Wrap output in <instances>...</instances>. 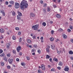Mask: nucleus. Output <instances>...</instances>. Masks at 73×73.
I'll return each instance as SVG.
<instances>
[{
    "instance_id": "obj_59",
    "label": "nucleus",
    "mask_w": 73,
    "mask_h": 73,
    "mask_svg": "<svg viewBox=\"0 0 73 73\" xmlns=\"http://www.w3.org/2000/svg\"><path fill=\"white\" fill-rule=\"evenodd\" d=\"M5 4L6 5H8V1H6L5 2Z\"/></svg>"
},
{
    "instance_id": "obj_52",
    "label": "nucleus",
    "mask_w": 73,
    "mask_h": 73,
    "mask_svg": "<svg viewBox=\"0 0 73 73\" xmlns=\"http://www.w3.org/2000/svg\"><path fill=\"white\" fill-rule=\"evenodd\" d=\"M46 5H47V4L45 3L44 5V7H46Z\"/></svg>"
},
{
    "instance_id": "obj_33",
    "label": "nucleus",
    "mask_w": 73,
    "mask_h": 73,
    "mask_svg": "<svg viewBox=\"0 0 73 73\" xmlns=\"http://www.w3.org/2000/svg\"><path fill=\"white\" fill-rule=\"evenodd\" d=\"M9 3L10 4H13V3H14V2H13V1H11L9 2Z\"/></svg>"
},
{
    "instance_id": "obj_3",
    "label": "nucleus",
    "mask_w": 73,
    "mask_h": 73,
    "mask_svg": "<svg viewBox=\"0 0 73 73\" xmlns=\"http://www.w3.org/2000/svg\"><path fill=\"white\" fill-rule=\"evenodd\" d=\"M15 8H17V9L19 8V7H20V5L19 4V3H16L15 4Z\"/></svg>"
},
{
    "instance_id": "obj_49",
    "label": "nucleus",
    "mask_w": 73,
    "mask_h": 73,
    "mask_svg": "<svg viewBox=\"0 0 73 73\" xmlns=\"http://www.w3.org/2000/svg\"><path fill=\"white\" fill-rule=\"evenodd\" d=\"M37 46V45L36 44H34V47L35 48H36Z\"/></svg>"
},
{
    "instance_id": "obj_36",
    "label": "nucleus",
    "mask_w": 73,
    "mask_h": 73,
    "mask_svg": "<svg viewBox=\"0 0 73 73\" xmlns=\"http://www.w3.org/2000/svg\"><path fill=\"white\" fill-rule=\"evenodd\" d=\"M26 58L27 60H30V58L28 56L26 57Z\"/></svg>"
},
{
    "instance_id": "obj_62",
    "label": "nucleus",
    "mask_w": 73,
    "mask_h": 73,
    "mask_svg": "<svg viewBox=\"0 0 73 73\" xmlns=\"http://www.w3.org/2000/svg\"><path fill=\"white\" fill-rule=\"evenodd\" d=\"M50 24H52L53 23V21H51L50 22Z\"/></svg>"
},
{
    "instance_id": "obj_9",
    "label": "nucleus",
    "mask_w": 73,
    "mask_h": 73,
    "mask_svg": "<svg viewBox=\"0 0 73 73\" xmlns=\"http://www.w3.org/2000/svg\"><path fill=\"white\" fill-rule=\"evenodd\" d=\"M1 12L2 13H3V16H4L5 15V11L4 10H3L1 11Z\"/></svg>"
},
{
    "instance_id": "obj_60",
    "label": "nucleus",
    "mask_w": 73,
    "mask_h": 73,
    "mask_svg": "<svg viewBox=\"0 0 73 73\" xmlns=\"http://www.w3.org/2000/svg\"><path fill=\"white\" fill-rule=\"evenodd\" d=\"M40 3H41V4H42L43 3V1H40Z\"/></svg>"
},
{
    "instance_id": "obj_53",
    "label": "nucleus",
    "mask_w": 73,
    "mask_h": 73,
    "mask_svg": "<svg viewBox=\"0 0 73 73\" xmlns=\"http://www.w3.org/2000/svg\"><path fill=\"white\" fill-rule=\"evenodd\" d=\"M49 60H50V62H52V58H50L49 59Z\"/></svg>"
},
{
    "instance_id": "obj_18",
    "label": "nucleus",
    "mask_w": 73,
    "mask_h": 73,
    "mask_svg": "<svg viewBox=\"0 0 73 73\" xmlns=\"http://www.w3.org/2000/svg\"><path fill=\"white\" fill-rule=\"evenodd\" d=\"M18 15L19 16H22V14L20 12H19L18 11Z\"/></svg>"
},
{
    "instance_id": "obj_5",
    "label": "nucleus",
    "mask_w": 73,
    "mask_h": 73,
    "mask_svg": "<svg viewBox=\"0 0 73 73\" xmlns=\"http://www.w3.org/2000/svg\"><path fill=\"white\" fill-rule=\"evenodd\" d=\"M8 61L9 62V63H10V64H12V62L13 61V60L12 59H9L8 60Z\"/></svg>"
},
{
    "instance_id": "obj_31",
    "label": "nucleus",
    "mask_w": 73,
    "mask_h": 73,
    "mask_svg": "<svg viewBox=\"0 0 73 73\" xmlns=\"http://www.w3.org/2000/svg\"><path fill=\"white\" fill-rule=\"evenodd\" d=\"M7 57H10V56H11V54H7Z\"/></svg>"
},
{
    "instance_id": "obj_2",
    "label": "nucleus",
    "mask_w": 73,
    "mask_h": 73,
    "mask_svg": "<svg viewBox=\"0 0 73 73\" xmlns=\"http://www.w3.org/2000/svg\"><path fill=\"white\" fill-rule=\"evenodd\" d=\"M38 25H33L32 26V28L34 29V30L35 31H37V29H38Z\"/></svg>"
},
{
    "instance_id": "obj_54",
    "label": "nucleus",
    "mask_w": 73,
    "mask_h": 73,
    "mask_svg": "<svg viewBox=\"0 0 73 73\" xmlns=\"http://www.w3.org/2000/svg\"><path fill=\"white\" fill-rule=\"evenodd\" d=\"M54 33V31H53V30H52L51 31V34H52L53 35V33Z\"/></svg>"
},
{
    "instance_id": "obj_26",
    "label": "nucleus",
    "mask_w": 73,
    "mask_h": 73,
    "mask_svg": "<svg viewBox=\"0 0 73 73\" xmlns=\"http://www.w3.org/2000/svg\"><path fill=\"white\" fill-rule=\"evenodd\" d=\"M50 41H53L54 40V38L53 37L50 38Z\"/></svg>"
},
{
    "instance_id": "obj_30",
    "label": "nucleus",
    "mask_w": 73,
    "mask_h": 73,
    "mask_svg": "<svg viewBox=\"0 0 73 73\" xmlns=\"http://www.w3.org/2000/svg\"><path fill=\"white\" fill-rule=\"evenodd\" d=\"M3 60H5L6 61V62H7V58H6V57H5L4 58H3Z\"/></svg>"
},
{
    "instance_id": "obj_23",
    "label": "nucleus",
    "mask_w": 73,
    "mask_h": 73,
    "mask_svg": "<svg viewBox=\"0 0 73 73\" xmlns=\"http://www.w3.org/2000/svg\"><path fill=\"white\" fill-rule=\"evenodd\" d=\"M1 66H4V62H1Z\"/></svg>"
},
{
    "instance_id": "obj_55",
    "label": "nucleus",
    "mask_w": 73,
    "mask_h": 73,
    "mask_svg": "<svg viewBox=\"0 0 73 73\" xmlns=\"http://www.w3.org/2000/svg\"><path fill=\"white\" fill-rule=\"evenodd\" d=\"M53 6L54 8H57V6H56V5H53Z\"/></svg>"
},
{
    "instance_id": "obj_44",
    "label": "nucleus",
    "mask_w": 73,
    "mask_h": 73,
    "mask_svg": "<svg viewBox=\"0 0 73 73\" xmlns=\"http://www.w3.org/2000/svg\"><path fill=\"white\" fill-rule=\"evenodd\" d=\"M67 31L68 32H70V31H71V30H70V29H68V30H67Z\"/></svg>"
},
{
    "instance_id": "obj_25",
    "label": "nucleus",
    "mask_w": 73,
    "mask_h": 73,
    "mask_svg": "<svg viewBox=\"0 0 73 73\" xmlns=\"http://www.w3.org/2000/svg\"><path fill=\"white\" fill-rule=\"evenodd\" d=\"M63 37H64V38L65 39L67 38V36L65 35H63Z\"/></svg>"
},
{
    "instance_id": "obj_28",
    "label": "nucleus",
    "mask_w": 73,
    "mask_h": 73,
    "mask_svg": "<svg viewBox=\"0 0 73 73\" xmlns=\"http://www.w3.org/2000/svg\"><path fill=\"white\" fill-rule=\"evenodd\" d=\"M4 55H5V53H3V54H1L0 56L1 57H3V56H4Z\"/></svg>"
},
{
    "instance_id": "obj_45",
    "label": "nucleus",
    "mask_w": 73,
    "mask_h": 73,
    "mask_svg": "<svg viewBox=\"0 0 73 73\" xmlns=\"http://www.w3.org/2000/svg\"><path fill=\"white\" fill-rule=\"evenodd\" d=\"M69 27H70V28L71 29H73V26H70Z\"/></svg>"
},
{
    "instance_id": "obj_40",
    "label": "nucleus",
    "mask_w": 73,
    "mask_h": 73,
    "mask_svg": "<svg viewBox=\"0 0 73 73\" xmlns=\"http://www.w3.org/2000/svg\"><path fill=\"white\" fill-rule=\"evenodd\" d=\"M3 50L2 49H0V54H1V53H3Z\"/></svg>"
},
{
    "instance_id": "obj_58",
    "label": "nucleus",
    "mask_w": 73,
    "mask_h": 73,
    "mask_svg": "<svg viewBox=\"0 0 73 73\" xmlns=\"http://www.w3.org/2000/svg\"><path fill=\"white\" fill-rule=\"evenodd\" d=\"M48 68H50V67H51V66L50 65H48Z\"/></svg>"
},
{
    "instance_id": "obj_12",
    "label": "nucleus",
    "mask_w": 73,
    "mask_h": 73,
    "mask_svg": "<svg viewBox=\"0 0 73 73\" xmlns=\"http://www.w3.org/2000/svg\"><path fill=\"white\" fill-rule=\"evenodd\" d=\"M27 41L28 43L29 44H30L31 43V40L29 39H28V40H27Z\"/></svg>"
},
{
    "instance_id": "obj_61",
    "label": "nucleus",
    "mask_w": 73,
    "mask_h": 73,
    "mask_svg": "<svg viewBox=\"0 0 73 73\" xmlns=\"http://www.w3.org/2000/svg\"><path fill=\"white\" fill-rule=\"evenodd\" d=\"M19 55L20 56H21V55H22V53L21 52H19Z\"/></svg>"
},
{
    "instance_id": "obj_1",
    "label": "nucleus",
    "mask_w": 73,
    "mask_h": 73,
    "mask_svg": "<svg viewBox=\"0 0 73 73\" xmlns=\"http://www.w3.org/2000/svg\"><path fill=\"white\" fill-rule=\"evenodd\" d=\"M21 9H24V8H27L28 7V5L27 3V1L23 0L21 3Z\"/></svg>"
},
{
    "instance_id": "obj_63",
    "label": "nucleus",
    "mask_w": 73,
    "mask_h": 73,
    "mask_svg": "<svg viewBox=\"0 0 73 73\" xmlns=\"http://www.w3.org/2000/svg\"><path fill=\"white\" fill-rule=\"evenodd\" d=\"M71 41L72 42V43H73V39H71Z\"/></svg>"
},
{
    "instance_id": "obj_42",
    "label": "nucleus",
    "mask_w": 73,
    "mask_h": 73,
    "mask_svg": "<svg viewBox=\"0 0 73 73\" xmlns=\"http://www.w3.org/2000/svg\"><path fill=\"white\" fill-rule=\"evenodd\" d=\"M36 51V50L35 49H32V52H35Z\"/></svg>"
},
{
    "instance_id": "obj_34",
    "label": "nucleus",
    "mask_w": 73,
    "mask_h": 73,
    "mask_svg": "<svg viewBox=\"0 0 73 73\" xmlns=\"http://www.w3.org/2000/svg\"><path fill=\"white\" fill-rule=\"evenodd\" d=\"M38 73H42V71H41L40 70H38Z\"/></svg>"
},
{
    "instance_id": "obj_35",
    "label": "nucleus",
    "mask_w": 73,
    "mask_h": 73,
    "mask_svg": "<svg viewBox=\"0 0 73 73\" xmlns=\"http://www.w3.org/2000/svg\"><path fill=\"white\" fill-rule=\"evenodd\" d=\"M42 10L44 12V13L46 12V8H44L42 9Z\"/></svg>"
},
{
    "instance_id": "obj_17",
    "label": "nucleus",
    "mask_w": 73,
    "mask_h": 73,
    "mask_svg": "<svg viewBox=\"0 0 73 73\" xmlns=\"http://www.w3.org/2000/svg\"><path fill=\"white\" fill-rule=\"evenodd\" d=\"M69 53L70 54H73V51L72 50H70L69 52Z\"/></svg>"
},
{
    "instance_id": "obj_7",
    "label": "nucleus",
    "mask_w": 73,
    "mask_h": 73,
    "mask_svg": "<svg viewBox=\"0 0 73 73\" xmlns=\"http://www.w3.org/2000/svg\"><path fill=\"white\" fill-rule=\"evenodd\" d=\"M41 68L43 70H45V66L44 65L42 64L41 66Z\"/></svg>"
},
{
    "instance_id": "obj_10",
    "label": "nucleus",
    "mask_w": 73,
    "mask_h": 73,
    "mask_svg": "<svg viewBox=\"0 0 73 73\" xmlns=\"http://www.w3.org/2000/svg\"><path fill=\"white\" fill-rule=\"evenodd\" d=\"M0 32L1 33H4V30L1 29H0Z\"/></svg>"
},
{
    "instance_id": "obj_22",
    "label": "nucleus",
    "mask_w": 73,
    "mask_h": 73,
    "mask_svg": "<svg viewBox=\"0 0 73 73\" xmlns=\"http://www.w3.org/2000/svg\"><path fill=\"white\" fill-rule=\"evenodd\" d=\"M46 49L47 52H49V48H46Z\"/></svg>"
},
{
    "instance_id": "obj_46",
    "label": "nucleus",
    "mask_w": 73,
    "mask_h": 73,
    "mask_svg": "<svg viewBox=\"0 0 73 73\" xmlns=\"http://www.w3.org/2000/svg\"><path fill=\"white\" fill-rule=\"evenodd\" d=\"M12 14L13 16H15V12H13L12 13Z\"/></svg>"
},
{
    "instance_id": "obj_24",
    "label": "nucleus",
    "mask_w": 73,
    "mask_h": 73,
    "mask_svg": "<svg viewBox=\"0 0 73 73\" xmlns=\"http://www.w3.org/2000/svg\"><path fill=\"white\" fill-rule=\"evenodd\" d=\"M50 56H49V55H46V58H50Z\"/></svg>"
},
{
    "instance_id": "obj_38",
    "label": "nucleus",
    "mask_w": 73,
    "mask_h": 73,
    "mask_svg": "<svg viewBox=\"0 0 73 73\" xmlns=\"http://www.w3.org/2000/svg\"><path fill=\"white\" fill-rule=\"evenodd\" d=\"M22 41V38H20L19 40V42H21V41Z\"/></svg>"
},
{
    "instance_id": "obj_57",
    "label": "nucleus",
    "mask_w": 73,
    "mask_h": 73,
    "mask_svg": "<svg viewBox=\"0 0 73 73\" xmlns=\"http://www.w3.org/2000/svg\"><path fill=\"white\" fill-rule=\"evenodd\" d=\"M57 1L58 2V3H60L61 0H57Z\"/></svg>"
},
{
    "instance_id": "obj_13",
    "label": "nucleus",
    "mask_w": 73,
    "mask_h": 73,
    "mask_svg": "<svg viewBox=\"0 0 73 73\" xmlns=\"http://www.w3.org/2000/svg\"><path fill=\"white\" fill-rule=\"evenodd\" d=\"M57 53L58 54H60V53H62V52L61 50H60V51L58 50H57Z\"/></svg>"
},
{
    "instance_id": "obj_41",
    "label": "nucleus",
    "mask_w": 73,
    "mask_h": 73,
    "mask_svg": "<svg viewBox=\"0 0 73 73\" xmlns=\"http://www.w3.org/2000/svg\"><path fill=\"white\" fill-rule=\"evenodd\" d=\"M50 8H47V11L48 12H50Z\"/></svg>"
},
{
    "instance_id": "obj_32",
    "label": "nucleus",
    "mask_w": 73,
    "mask_h": 73,
    "mask_svg": "<svg viewBox=\"0 0 73 73\" xmlns=\"http://www.w3.org/2000/svg\"><path fill=\"white\" fill-rule=\"evenodd\" d=\"M58 31H59V32H62V31H63V30L62 29H60L58 30Z\"/></svg>"
},
{
    "instance_id": "obj_21",
    "label": "nucleus",
    "mask_w": 73,
    "mask_h": 73,
    "mask_svg": "<svg viewBox=\"0 0 73 73\" xmlns=\"http://www.w3.org/2000/svg\"><path fill=\"white\" fill-rule=\"evenodd\" d=\"M51 46L52 49H55V46H54V45H53V46L52 45H51Z\"/></svg>"
},
{
    "instance_id": "obj_15",
    "label": "nucleus",
    "mask_w": 73,
    "mask_h": 73,
    "mask_svg": "<svg viewBox=\"0 0 73 73\" xmlns=\"http://www.w3.org/2000/svg\"><path fill=\"white\" fill-rule=\"evenodd\" d=\"M53 60L56 62H58V59L56 58H54Z\"/></svg>"
},
{
    "instance_id": "obj_37",
    "label": "nucleus",
    "mask_w": 73,
    "mask_h": 73,
    "mask_svg": "<svg viewBox=\"0 0 73 73\" xmlns=\"http://www.w3.org/2000/svg\"><path fill=\"white\" fill-rule=\"evenodd\" d=\"M12 38L13 39V40H15V39H16V37L15 36H13V37H12Z\"/></svg>"
},
{
    "instance_id": "obj_56",
    "label": "nucleus",
    "mask_w": 73,
    "mask_h": 73,
    "mask_svg": "<svg viewBox=\"0 0 73 73\" xmlns=\"http://www.w3.org/2000/svg\"><path fill=\"white\" fill-rule=\"evenodd\" d=\"M33 38L34 39H36V36H33Z\"/></svg>"
},
{
    "instance_id": "obj_48",
    "label": "nucleus",
    "mask_w": 73,
    "mask_h": 73,
    "mask_svg": "<svg viewBox=\"0 0 73 73\" xmlns=\"http://www.w3.org/2000/svg\"><path fill=\"white\" fill-rule=\"evenodd\" d=\"M7 68L8 69H10L11 68V66H7Z\"/></svg>"
},
{
    "instance_id": "obj_29",
    "label": "nucleus",
    "mask_w": 73,
    "mask_h": 73,
    "mask_svg": "<svg viewBox=\"0 0 73 73\" xmlns=\"http://www.w3.org/2000/svg\"><path fill=\"white\" fill-rule=\"evenodd\" d=\"M42 25H43L44 27L46 25V23H45V22L43 23Z\"/></svg>"
},
{
    "instance_id": "obj_27",
    "label": "nucleus",
    "mask_w": 73,
    "mask_h": 73,
    "mask_svg": "<svg viewBox=\"0 0 73 73\" xmlns=\"http://www.w3.org/2000/svg\"><path fill=\"white\" fill-rule=\"evenodd\" d=\"M13 53L14 54H16V50H14L13 51Z\"/></svg>"
},
{
    "instance_id": "obj_51",
    "label": "nucleus",
    "mask_w": 73,
    "mask_h": 73,
    "mask_svg": "<svg viewBox=\"0 0 73 73\" xmlns=\"http://www.w3.org/2000/svg\"><path fill=\"white\" fill-rule=\"evenodd\" d=\"M19 59L18 58H17L16 59V61H17L18 62L19 61Z\"/></svg>"
},
{
    "instance_id": "obj_47",
    "label": "nucleus",
    "mask_w": 73,
    "mask_h": 73,
    "mask_svg": "<svg viewBox=\"0 0 73 73\" xmlns=\"http://www.w3.org/2000/svg\"><path fill=\"white\" fill-rule=\"evenodd\" d=\"M18 35H21V33L20 32H18Z\"/></svg>"
},
{
    "instance_id": "obj_39",
    "label": "nucleus",
    "mask_w": 73,
    "mask_h": 73,
    "mask_svg": "<svg viewBox=\"0 0 73 73\" xmlns=\"http://www.w3.org/2000/svg\"><path fill=\"white\" fill-rule=\"evenodd\" d=\"M15 30H17V31H19V27H16L15 28Z\"/></svg>"
},
{
    "instance_id": "obj_19",
    "label": "nucleus",
    "mask_w": 73,
    "mask_h": 73,
    "mask_svg": "<svg viewBox=\"0 0 73 73\" xmlns=\"http://www.w3.org/2000/svg\"><path fill=\"white\" fill-rule=\"evenodd\" d=\"M21 65H22V66H24L25 65V63L24 62H22V63H21Z\"/></svg>"
},
{
    "instance_id": "obj_64",
    "label": "nucleus",
    "mask_w": 73,
    "mask_h": 73,
    "mask_svg": "<svg viewBox=\"0 0 73 73\" xmlns=\"http://www.w3.org/2000/svg\"><path fill=\"white\" fill-rule=\"evenodd\" d=\"M71 60H73V57H72L70 58Z\"/></svg>"
},
{
    "instance_id": "obj_11",
    "label": "nucleus",
    "mask_w": 73,
    "mask_h": 73,
    "mask_svg": "<svg viewBox=\"0 0 73 73\" xmlns=\"http://www.w3.org/2000/svg\"><path fill=\"white\" fill-rule=\"evenodd\" d=\"M30 15L31 17H33L35 16V14L32 13H30Z\"/></svg>"
},
{
    "instance_id": "obj_8",
    "label": "nucleus",
    "mask_w": 73,
    "mask_h": 73,
    "mask_svg": "<svg viewBox=\"0 0 73 73\" xmlns=\"http://www.w3.org/2000/svg\"><path fill=\"white\" fill-rule=\"evenodd\" d=\"M56 17L58 19H59L61 17V15L59 14H57L56 15Z\"/></svg>"
},
{
    "instance_id": "obj_20",
    "label": "nucleus",
    "mask_w": 73,
    "mask_h": 73,
    "mask_svg": "<svg viewBox=\"0 0 73 73\" xmlns=\"http://www.w3.org/2000/svg\"><path fill=\"white\" fill-rule=\"evenodd\" d=\"M19 15H17V19L18 20H20L21 19V17Z\"/></svg>"
},
{
    "instance_id": "obj_4",
    "label": "nucleus",
    "mask_w": 73,
    "mask_h": 73,
    "mask_svg": "<svg viewBox=\"0 0 73 73\" xmlns=\"http://www.w3.org/2000/svg\"><path fill=\"white\" fill-rule=\"evenodd\" d=\"M21 49V47L20 46H19L17 48V50L18 53H19V52H20V50Z\"/></svg>"
},
{
    "instance_id": "obj_6",
    "label": "nucleus",
    "mask_w": 73,
    "mask_h": 73,
    "mask_svg": "<svg viewBox=\"0 0 73 73\" xmlns=\"http://www.w3.org/2000/svg\"><path fill=\"white\" fill-rule=\"evenodd\" d=\"M64 70L68 72L69 70V67L68 66H65L64 69Z\"/></svg>"
},
{
    "instance_id": "obj_43",
    "label": "nucleus",
    "mask_w": 73,
    "mask_h": 73,
    "mask_svg": "<svg viewBox=\"0 0 73 73\" xmlns=\"http://www.w3.org/2000/svg\"><path fill=\"white\" fill-rule=\"evenodd\" d=\"M37 52H38V53H41V50L40 49H39L37 51Z\"/></svg>"
},
{
    "instance_id": "obj_50",
    "label": "nucleus",
    "mask_w": 73,
    "mask_h": 73,
    "mask_svg": "<svg viewBox=\"0 0 73 73\" xmlns=\"http://www.w3.org/2000/svg\"><path fill=\"white\" fill-rule=\"evenodd\" d=\"M57 68L59 70H60V69H61V67H58Z\"/></svg>"
},
{
    "instance_id": "obj_16",
    "label": "nucleus",
    "mask_w": 73,
    "mask_h": 73,
    "mask_svg": "<svg viewBox=\"0 0 73 73\" xmlns=\"http://www.w3.org/2000/svg\"><path fill=\"white\" fill-rule=\"evenodd\" d=\"M7 48H9V46H10V43H7Z\"/></svg>"
},
{
    "instance_id": "obj_14",
    "label": "nucleus",
    "mask_w": 73,
    "mask_h": 73,
    "mask_svg": "<svg viewBox=\"0 0 73 73\" xmlns=\"http://www.w3.org/2000/svg\"><path fill=\"white\" fill-rule=\"evenodd\" d=\"M62 62H59L58 65H59V66H62Z\"/></svg>"
}]
</instances>
